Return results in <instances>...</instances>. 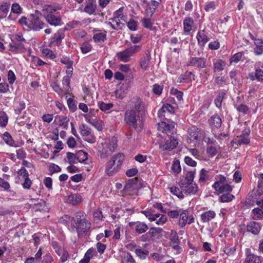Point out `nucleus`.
<instances>
[{
  "mask_svg": "<svg viewBox=\"0 0 263 263\" xmlns=\"http://www.w3.org/2000/svg\"><path fill=\"white\" fill-rule=\"evenodd\" d=\"M124 160V155L122 153L114 155L106 163L105 173L109 176L116 174L120 170Z\"/></svg>",
  "mask_w": 263,
  "mask_h": 263,
  "instance_id": "obj_1",
  "label": "nucleus"
},
{
  "mask_svg": "<svg viewBox=\"0 0 263 263\" xmlns=\"http://www.w3.org/2000/svg\"><path fill=\"white\" fill-rule=\"evenodd\" d=\"M41 13L35 10L34 13L29 15V29L34 31H39L45 26V23L41 20Z\"/></svg>",
  "mask_w": 263,
  "mask_h": 263,
  "instance_id": "obj_2",
  "label": "nucleus"
},
{
  "mask_svg": "<svg viewBox=\"0 0 263 263\" xmlns=\"http://www.w3.org/2000/svg\"><path fill=\"white\" fill-rule=\"evenodd\" d=\"M141 49V46L140 45H131L124 50L117 53L118 60L123 62H128L130 61L131 57L139 52Z\"/></svg>",
  "mask_w": 263,
  "mask_h": 263,
  "instance_id": "obj_3",
  "label": "nucleus"
},
{
  "mask_svg": "<svg viewBox=\"0 0 263 263\" xmlns=\"http://www.w3.org/2000/svg\"><path fill=\"white\" fill-rule=\"evenodd\" d=\"M139 185L137 178L129 179L125 182L123 188V193L125 196L137 195Z\"/></svg>",
  "mask_w": 263,
  "mask_h": 263,
  "instance_id": "obj_4",
  "label": "nucleus"
},
{
  "mask_svg": "<svg viewBox=\"0 0 263 263\" xmlns=\"http://www.w3.org/2000/svg\"><path fill=\"white\" fill-rule=\"evenodd\" d=\"M140 116L136 111L127 109L124 114V122L126 124L133 127L135 129L137 128V121Z\"/></svg>",
  "mask_w": 263,
  "mask_h": 263,
  "instance_id": "obj_5",
  "label": "nucleus"
},
{
  "mask_svg": "<svg viewBox=\"0 0 263 263\" xmlns=\"http://www.w3.org/2000/svg\"><path fill=\"white\" fill-rule=\"evenodd\" d=\"M150 221H156L158 225H162L165 223L167 220V218L165 215L161 214H154L151 210H145L141 212Z\"/></svg>",
  "mask_w": 263,
  "mask_h": 263,
  "instance_id": "obj_6",
  "label": "nucleus"
},
{
  "mask_svg": "<svg viewBox=\"0 0 263 263\" xmlns=\"http://www.w3.org/2000/svg\"><path fill=\"white\" fill-rule=\"evenodd\" d=\"M71 228L73 230L76 229L78 237L79 238H82L87 234L89 230L91 228V223L88 220H84L83 222H81V223L75 226L74 224L71 225Z\"/></svg>",
  "mask_w": 263,
  "mask_h": 263,
  "instance_id": "obj_7",
  "label": "nucleus"
},
{
  "mask_svg": "<svg viewBox=\"0 0 263 263\" xmlns=\"http://www.w3.org/2000/svg\"><path fill=\"white\" fill-rule=\"evenodd\" d=\"M103 148L101 152V157L105 158L110 155L117 147L116 140L112 138L108 143L105 142L102 144Z\"/></svg>",
  "mask_w": 263,
  "mask_h": 263,
  "instance_id": "obj_8",
  "label": "nucleus"
},
{
  "mask_svg": "<svg viewBox=\"0 0 263 263\" xmlns=\"http://www.w3.org/2000/svg\"><path fill=\"white\" fill-rule=\"evenodd\" d=\"M161 1L162 0H151V1L144 0L143 3L146 5L145 10L146 15L150 17H152Z\"/></svg>",
  "mask_w": 263,
  "mask_h": 263,
  "instance_id": "obj_9",
  "label": "nucleus"
},
{
  "mask_svg": "<svg viewBox=\"0 0 263 263\" xmlns=\"http://www.w3.org/2000/svg\"><path fill=\"white\" fill-rule=\"evenodd\" d=\"M261 63L258 62L255 63L254 67L255 69V73L250 72L249 73L247 78L250 79L252 81L257 80L258 81L263 82V70H262L260 67H263V64L261 65Z\"/></svg>",
  "mask_w": 263,
  "mask_h": 263,
  "instance_id": "obj_10",
  "label": "nucleus"
},
{
  "mask_svg": "<svg viewBox=\"0 0 263 263\" xmlns=\"http://www.w3.org/2000/svg\"><path fill=\"white\" fill-rule=\"evenodd\" d=\"M158 130L162 133L169 134H173L175 131V123L172 122L171 123H166L164 121H162L158 124Z\"/></svg>",
  "mask_w": 263,
  "mask_h": 263,
  "instance_id": "obj_11",
  "label": "nucleus"
},
{
  "mask_svg": "<svg viewBox=\"0 0 263 263\" xmlns=\"http://www.w3.org/2000/svg\"><path fill=\"white\" fill-rule=\"evenodd\" d=\"M179 184L182 190L187 195L195 194L198 190L196 183H187L185 181H181Z\"/></svg>",
  "mask_w": 263,
  "mask_h": 263,
  "instance_id": "obj_12",
  "label": "nucleus"
},
{
  "mask_svg": "<svg viewBox=\"0 0 263 263\" xmlns=\"http://www.w3.org/2000/svg\"><path fill=\"white\" fill-rule=\"evenodd\" d=\"M46 21L51 26L54 27L61 26L63 23L60 15L56 14H48L45 16Z\"/></svg>",
  "mask_w": 263,
  "mask_h": 263,
  "instance_id": "obj_13",
  "label": "nucleus"
},
{
  "mask_svg": "<svg viewBox=\"0 0 263 263\" xmlns=\"http://www.w3.org/2000/svg\"><path fill=\"white\" fill-rule=\"evenodd\" d=\"M65 37V29H59L51 37L50 44L51 45L59 46Z\"/></svg>",
  "mask_w": 263,
  "mask_h": 263,
  "instance_id": "obj_14",
  "label": "nucleus"
},
{
  "mask_svg": "<svg viewBox=\"0 0 263 263\" xmlns=\"http://www.w3.org/2000/svg\"><path fill=\"white\" fill-rule=\"evenodd\" d=\"M256 204L259 206L252 210L251 217L254 220H259L263 218V199L257 200Z\"/></svg>",
  "mask_w": 263,
  "mask_h": 263,
  "instance_id": "obj_15",
  "label": "nucleus"
},
{
  "mask_svg": "<svg viewBox=\"0 0 263 263\" xmlns=\"http://www.w3.org/2000/svg\"><path fill=\"white\" fill-rule=\"evenodd\" d=\"M206 60L203 58L193 57L190 60L187 66L197 67L198 68H204L206 66Z\"/></svg>",
  "mask_w": 263,
  "mask_h": 263,
  "instance_id": "obj_16",
  "label": "nucleus"
},
{
  "mask_svg": "<svg viewBox=\"0 0 263 263\" xmlns=\"http://www.w3.org/2000/svg\"><path fill=\"white\" fill-rule=\"evenodd\" d=\"M132 108L130 110H134L140 115L144 110V105L141 99L139 97H135L131 101Z\"/></svg>",
  "mask_w": 263,
  "mask_h": 263,
  "instance_id": "obj_17",
  "label": "nucleus"
},
{
  "mask_svg": "<svg viewBox=\"0 0 263 263\" xmlns=\"http://www.w3.org/2000/svg\"><path fill=\"white\" fill-rule=\"evenodd\" d=\"M261 259L260 256L251 253L250 249H246V257L243 263H260Z\"/></svg>",
  "mask_w": 263,
  "mask_h": 263,
  "instance_id": "obj_18",
  "label": "nucleus"
},
{
  "mask_svg": "<svg viewBox=\"0 0 263 263\" xmlns=\"http://www.w3.org/2000/svg\"><path fill=\"white\" fill-rule=\"evenodd\" d=\"M213 187L219 193H230L232 190V188L229 184L228 182L221 184H218V183H214Z\"/></svg>",
  "mask_w": 263,
  "mask_h": 263,
  "instance_id": "obj_19",
  "label": "nucleus"
},
{
  "mask_svg": "<svg viewBox=\"0 0 263 263\" xmlns=\"http://www.w3.org/2000/svg\"><path fill=\"white\" fill-rule=\"evenodd\" d=\"M178 141L174 137L171 136L168 140H167L165 143L161 144L160 147L163 150H171L176 147Z\"/></svg>",
  "mask_w": 263,
  "mask_h": 263,
  "instance_id": "obj_20",
  "label": "nucleus"
},
{
  "mask_svg": "<svg viewBox=\"0 0 263 263\" xmlns=\"http://www.w3.org/2000/svg\"><path fill=\"white\" fill-rule=\"evenodd\" d=\"M97 9L96 0H87L85 3L84 11L89 15L95 14Z\"/></svg>",
  "mask_w": 263,
  "mask_h": 263,
  "instance_id": "obj_21",
  "label": "nucleus"
},
{
  "mask_svg": "<svg viewBox=\"0 0 263 263\" xmlns=\"http://www.w3.org/2000/svg\"><path fill=\"white\" fill-rule=\"evenodd\" d=\"M173 114L174 112V107L170 104H164L158 112V116L161 118H165L166 113Z\"/></svg>",
  "mask_w": 263,
  "mask_h": 263,
  "instance_id": "obj_22",
  "label": "nucleus"
},
{
  "mask_svg": "<svg viewBox=\"0 0 263 263\" xmlns=\"http://www.w3.org/2000/svg\"><path fill=\"white\" fill-rule=\"evenodd\" d=\"M25 43L17 42L12 40V43L9 44V50L11 52H18L25 50Z\"/></svg>",
  "mask_w": 263,
  "mask_h": 263,
  "instance_id": "obj_23",
  "label": "nucleus"
},
{
  "mask_svg": "<svg viewBox=\"0 0 263 263\" xmlns=\"http://www.w3.org/2000/svg\"><path fill=\"white\" fill-rule=\"evenodd\" d=\"M195 80V74L191 71H186L180 76L177 80L179 83H189Z\"/></svg>",
  "mask_w": 263,
  "mask_h": 263,
  "instance_id": "obj_24",
  "label": "nucleus"
},
{
  "mask_svg": "<svg viewBox=\"0 0 263 263\" xmlns=\"http://www.w3.org/2000/svg\"><path fill=\"white\" fill-rule=\"evenodd\" d=\"M198 43L200 46H204L205 44L209 41L207 33H205L204 30H201L198 32L196 36Z\"/></svg>",
  "mask_w": 263,
  "mask_h": 263,
  "instance_id": "obj_25",
  "label": "nucleus"
},
{
  "mask_svg": "<svg viewBox=\"0 0 263 263\" xmlns=\"http://www.w3.org/2000/svg\"><path fill=\"white\" fill-rule=\"evenodd\" d=\"M261 229V226L259 223L252 221L247 224V230L248 232H251L254 235L258 234Z\"/></svg>",
  "mask_w": 263,
  "mask_h": 263,
  "instance_id": "obj_26",
  "label": "nucleus"
},
{
  "mask_svg": "<svg viewBox=\"0 0 263 263\" xmlns=\"http://www.w3.org/2000/svg\"><path fill=\"white\" fill-rule=\"evenodd\" d=\"M170 239L173 248L178 250L180 248L179 246V240L178 234L175 231H171L170 235Z\"/></svg>",
  "mask_w": 263,
  "mask_h": 263,
  "instance_id": "obj_27",
  "label": "nucleus"
},
{
  "mask_svg": "<svg viewBox=\"0 0 263 263\" xmlns=\"http://www.w3.org/2000/svg\"><path fill=\"white\" fill-rule=\"evenodd\" d=\"M135 231L138 234L145 233L148 229V226L144 222L137 221L134 223Z\"/></svg>",
  "mask_w": 263,
  "mask_h": 263,
  "instance_id": "obj_28",
  "label": "nucleus"
},
{
  "mask_svg": "<svg viewBox=\"0 0 263 263\" xmlns=\"http://www.w3.org/2000/svg\"><path fill=\"white\" fill-rule=\"evenodd\" d=\"M252 39L254 40L255 47L254 48L256 55H260L263 53V40L260 39H254L251 35Z\"/></svg>",
  "mask_w": 263,
  "mask_h": 263,
  "instance_id": "obj_29",
  "label": "nucleus"
},
{
  "mask_svg": "<svg viewBox=\"0 0 263 263\" xmlns=\"http://www.w3.org/2000/svg\"><path fill=\"white\" fill-rule=\"evenodd\" d=\"M194 21L192 17H185L183 20L184 31L185 34H189L192 30Z\"/></svg>",
  "mask_w": 263,
  "mask_h": 263,
  "instance_id": "obj_30",
  "label": "nucleus"
},
{
  "mask_svg": "<svg viewBox=\"0 0 263 263\" xmlns=\"http://www.w3.org/2000/svg\"><path fill=\"white\" fill-rule=\"evenodd\" d=\"M209 123L213 127L219 128L221 127L222 121L219 116L215 114L210 118Z\"/></svg>",
  "mask_w": 263,
  "mask_h": 263,
  "instance_id": "obj_31",
  "label": "nucleus"
},
{
  "mask_svg": "<svg viewBox=\"0 0 263 263\" xmlns=\"http://www.w3.org/2000/svg\"><path fill=\"white\" fill-rule=\"evenodd\" d=\"M216 216V213L214 211H208L201 214V219L203 222H208L209 221L214 218Z\"/></svg>",
  "mask_w": 263,
  "mask_h": 263,
  "instance_id": "obj_32",
  "label": "nucleus"
},
{
  "mask_svg": "<svg viewBox=\"0 0 263 263\" xmlns=\"http://www.w3.org/2000/svg\"><path fill=\"white\" fill-rule=\"evenodd\" d=\"M61 9V7L58 5H56L54 4L52 5H48L45 4L42 6V11L43 12H46L48 14L53 13L55 12L56 11Z\"/></svg>",
  "mask_w": 263,
  "mask_h": 263,
  "instance_id": "obj_33",
  "label": "nucleus"
},
{
  "mask_svg": "<svg viewBox=\"0 0 263 263\" xmlns=\"http://www.w3.org/2000/svg\"><path fill=\"white\" fill-rule=\"evenodd\" d=\"M151 59V54L149 52L146 53L145 55L141 59L140 65L142 69L146 70L148 68Z\"/></svg>",
  "mask_w": 263,
  "mask_h": 263,
  "instance_id": "obj_34",
  "label": "nucleus"
},
{
  "mask_svg": "<svg viewBox=\"0 0 263 263\" xmlns=\"http://www.w3.org/2000/svg\"><path fill=\"white\" fill-rule=\"evenodd\" d=\"M226 63L220 59L213 60V70L214 72L221 71L224 69Z\"/></svg>",
  "mask_w": 263,
  "mask_h": 263,
  "instance_id": "obj_35",
  "label": "nucleus"
},
{
  "mask_svg": "<svg viewBox=\"0 0 263 263\" xmlns=\"http://www.w3.org/2000/svg\"><path fill=\"white\" fill-rule=\"evenodd\" d=\"M25 107L26 104L23 100H21L20 99L18 100H15L14 111L16 114H20L22 111L25 108Z\"/></svg>",
  "mask_w": 263,
  "mask_h": 263,
  "instance_id": "obj_36",
  "label": "nucleus"
},
{
  "mask_svg": "<svg viewBox=\"0 0 263 263\" xmlns=\"http://www.w3.org/2000/svg\"><path fill=\"white\" fill-rule=\"evenodd\" d=\"M10 9V4L3 3L0 5V19L6 17Z\"/></svg>",
  "mask_w": 263,
  "mask_h": 263,
  "instance_id": "obj_37",
  "label": "nucleus"
},
{
  "mask_svg": "<svg viewBox=\"0 0 263 263\" xmlns=\"http://www.w3.org/2000/svg\"><path fill=\"white\" fill-rule=\"evenodd\" d=\"M70 77L68 75L65 76L63 78L62 85L63 89L66 95L69 94L70 89Z\"/></svg>",
  "mask_w": 263,
  "mask_h": 263,
  "instance_id": "obj_38",
  "label": "nucleus"
},
{
  "mask_svg": "<svg viewBox=\"0 0 263 263\" xmlns=\"http://www.w3.org/2000/svg\"><path fill=\"white\" fill-rule=\"evenodd\" d=\"M81 196L78 194H72L68 196L67 198L66 201L67 203L72 205H76L81 200Z\"/></svg>",
  "mask_w": 263,
  "mask_h": 263,
  "instance_id": "obj_39",
  "label": "nucleus"
},
{
  "mask_svg": "<svg viewBox=\"0 0 263 263\" xmlns=\"http://www.w3.org/2000/svg\"><path fill=\"white\" fill-rule=\"evenodd\" d=\"M95 249L92 248L89 249L85 253L83 259L80 260L79 263H89L90 259L93 256Z\"/></svg>",
  "mask_w": 263,
  "mask_h": 263,
  "instance_id": "obj_40",
  "label": "nucleus"
},
{
  "mask_svg": "<svg viewBox=\"0 0 263 263\" xmlns=\"http://www.w3.org/2000/svg\"><path fill=\"white\" fill-rule=\"evenodd\" d=\"M92 39L95 42L102 43L106 40V32L96 33Z\"/></svg>",
  "mask_w": 263,
  "mask_h": 263,
  "instance_id": "obj_41",
  "label": "nucleus"
},
{
  "mask_svg": "<svg viewBox=\"0 0 263 263\" xmlns=\"http://www.w3.org/2000/svg\"><path fill=\"white\" fill-rule=\"evenodd\" d=\"M189 213L187 211H183L180 214L179 224L181 227H184L187 222Z\"/></svg>",
  "mask_w": 263,
  "mask_h": 263,
  "instance_id": "obj_42",
  "label": "nucleus"
},
{
  "mask_svg": "<svg viewBox=\"0 0 263 263\" xmlns=\"http://www.w3.org/2000/svg\"><path fill=\"white\" fill-rule=\"evenodd\" d=\"M84 213L81 211H79L75 213L74 216L72 217L75 226H77L81 223V222H83V221L87 220L84 218Z\"/></svg>",
  "mask_w": 263,
  "mask_h": 263,
  "instance_id": "obj_43",
  "label": "nucleus"
},
{
  "mask_svg": "<svg viewBox=\"0 0 263 263\" xmlns=\"http://www.w3.org/2000/svg\"><path fill=\"white\" fill-rule=\"evenodd\" d=\"M3 139L5 143L11 146L16 147V144L11 136L8 132H5L3 136Z\"/></svg>",
  "mask_w": 263,
  "mask_h": 263,
  "instance_id": "obj_44",
  "label": "nucleus"
},
{
  "mask_svg": "<svg viewBox=\"0 0 263 263\" xmlns=\"http://www.w3.org/2000/svg\"><path fill=\"white\" fill-rule=\"evenodd\" d=\"M238 139L237 141L238 144H247L250 142V139L248 138V133L246 131H243L242 133L239 137H238Z\"/></svg>",
  "mask_w": 263,
  "mask_h": 263,
  "instance_id": "obj_45",
  "label": "nucleus"
},
{
  "mask_svg": "<svg viewBox=\"0 0 263 263\" xmlns=\"http://www.w3.org/2000/svg\"><path fill=\"white\" fill-rule=\"evenodd\" d=\"M196 127L191 128L189 133V138L192 141H197L199 140V133Z\"/></svg>",
  "mask_w": 263,
  "mask_h": 263,
  "instance_id": "obj_46",
  "label": "nucleus"
},
{
  "mask_svg": "<svg viewBox=\"0 0 263 263\" xmlns=\"http://www.w3.org/2000/svg\"><path fill=\"white\" fill-rule=\"evenodd\" d=\"M88 154L83 151H79L76 153L77 161L83 162L87 159Z\"/></svg>",
  "mask_w": 263,
  "mask_h": 263,
  "instance_id": "obj_47",
  "label": "nucleus"
},
{
  "mask_svg": "<svg viewBox=\"0 0 263 263\" xmlns=\"http://www.w3.org/2000/svg\"><path fill=\"white\" fill-rule=\"evenodd\" d=\"M99 108L103 111L108 112V111L113 107V104L111 103H106L103 102L98 103Z\"/></svg>",
  "mask_w": 263,
  "mask_h": 263,
  "instance_id": "obj_48",
  "label": "nucleus"
},
{
  "mask_svg": "<svg viewBox=\"0 0 263 263\" xmlns=\"http://www.w3.org/2000/svg\"><path fill=\"white\" fill-rule=\"evenodd\" d=\"M162 232V229L160 228L152 227L149 229L147 234H149L153 237L159 235Z\"/></svg>",
  "mask_w": 263,
  "mask_h": 263,
  "instance_id": "obj_49",
  "label": "nucleus"
},
{
  "mask_svg": "<svg viewBox=\"0 0 263 263\" xmlns=\"http://www.w3.org/2000/svg\"><path fill=\"white\" fill-rule=\"evenodd\" d=\"M234 197L230 193H224L219 198L221 202H228L232 201Z\"/></svg>",
  "mask_w": 263,
  "mask_h": 263,
  "instance_id": "obj_50",
  "label": "nucleus"
},
{
  "mask_svg": "<svg viewBox=\"0 0 263 263\" xmlns=\"http://www.w3.org/2000/svg\"><path fill=\"white\" fill-rule=\"evenodd\" d=\"M170 191L173 195H176L179 198L183 199L184 198V195L182 191L177 187L173 186L170 187Z\"/></svg>",
  "mask_w": 263,
  "mask_h": 263,
  "instance_id": "obj_51",
  "label": "nucleus"
},
{
  "mask_svg": "<svg viewBox=\"0 0 263 263\" xmlns=\"http://www.w3.org/2000/svg\"><path fill=\"white\" fill-rule=\"evenodd\" d=\"M109 20L111 21V22L114 23V25H115L116 30L122 29L124 26V24L121 22V20L119 18L113 17L110 18Z\"/></svg>",
  "mask_w": 263,
  "mask_h": 263,
  "instance_id": "obj_52",
  "label": "nucleus"
},
{
  "mask_svg": "<svg viewBox=\"0 0 263 263\" xmlns=\"http://www.w3.org/2000/svg\"><path fill=\"white\" fill-rule=\"evenodd\" d=\"M8 121V117L5 112L0 113V126L5 127Z\"/></svg>",
  "mask_w": 263,
  "mask_h": 263,
  "instance_id": "obj_53",
  "label": "nucleus"
},
{
  "mask_svg": "<svg viewBox=\"0 0 263 263\" xmlns=\"http://www.w3.org/2000/svg\"><path fill=\"white\" fill-rule=\"evenodd\" d=\"M122 263H136V262L131 254L127 253L122 256Z\"/></svg>",
  "mask_w": 263,
  "mask_h": 263,
  "instance_id": "obj_54",
  "label": "nucleus"
},
{
  "mask_svg": "<svg viewBox=\"0 0 263 263\" xmlns=\"http://www.w3.org/2000/svg\"><path fill=\"white\" fill-rule=\"evenodd\" d=\"M195 171L187 172L186 174L185 180H183V181H185L186 183H193L195 177Z\"/></svg>",
  "mask_w": 263,
  "mask_h": 263,
  "instance_id": "obj_55",
  "label": "nucleus"
},
{
  "mask_svg": "<svg viewBox=\"0 0 263 263\" xmlns=\"http://www.w3.org/2000/svg\"><path fill=\"white\" fill-rule=\"evenodd\" d=\"M209 170H206L204 168H202L200 172V177L199 179V181L200 182H204L205 180L209 179V176L208 175V173H209Z\"/></svg>",
  "mask_w": 263,
  "mask_h": 263,
  "instance_id": "obj_56",
  "label": "nucleus"
},
{
  "mask_svg": "<svg viewBox=\"0 0 263 263\" xmlns=\"http://www.w3.org/2000/svg\"><path fill=\"white\" fill-rule=\"evenodd\" d=\"M79 129L80 133L83 136H86L90 134V129L85 124L81 125Z\"/></svg>",
  "mask_w": 263,
  "mask_h": 263,
  "instance_id": "obj_57",
  "label": "nucleus"
},
{
  "mask_svg": "<svg viewBox=\"0 0 263 263\" xmlns=\"http://www.w3.org/2000/svg\"><path fill=\"white\" fill-rule=\"evenodd\" d=\"M52 87L54 90L58 93L60 97H63L64 95H66L63 88H60L59 85L56 82H54L52 84Z\"/></svg>",
  "mask_w": 263,
  "mask_h": 263,
  "instance_id": "obj_58",
  "label": "nucleus"
},
{
  "mask_svg": "<svg viewBox=\"0 0 263 263\" xmlns=\"http://www.w3.org/2000/svg\"><path fill=\"white\" fill-rule=\"evenodd\" d=\"M59 222H60L62 224H65V225L68 224L70 222H71L72 224H73V218H72V217L69 216L67 215H65L63 216V217H62L59 219Z\"/></svg>",
  "mask_w": 263,
  "mask_h": 263,
  "instance_id": "obj_59",
  "label": "nucleus"
},
{
  "mask_svg": "<svg viewBox=\"0 0 263 263\" xmlns=\"http://www.w3.org/2000/svg\"><path fill=\"white\" fill-rule=\"evenodd\" d=\"M123 10H124V7H121L119 9L116 10L114 13V14H113L114 17H116V18H119L121 20L125 22L126 21L124 19L125 16L123 14Z\"/></svg>",
  "mask_w": 263,
  "mask_h": 263,
  "instance_id": "obj_60",
  "label": "nucleus"
},
{
  "mask_svg": "<svg viewBox=\"0 0 263 263\" xmlns=\"http://www.w3.org/2000/svg\"><path fill=\"white\" fill-rule=\"evenodd\" d=\"M76 154H73L70 152H67L66 154V157L68 159V162L70 164L77 163V159L76 157Z\"/></svg>",
  "mask_w": 263,
  "mask_h": 263,
  "instance_id": "obj_61",
  "label": "nucleus"
},
{
  "mask_svg": "<svg viewBox=\"0 0 263 263\" xmlns=\"http://www.w3.org/2000/svg\"><path fill=\"white\" fill-rule=\"evenodd\" d=\"M225 95V93L222 92H220L218 94V95L217 96L216 98L215 99V104L216 106L220 108L221 106L222 102L224 97V96Z\"/></svg>",
  "mask_w": 263,
  "mask_h": 263,
  "instance_id": "obj_62",
  "label": "nucleus"
},
{
  "mask_svg": "<svg viewBox=\"0 0 263 263\" xmlns=\"http://www.w3.org/2000/svg\"><path fill=\"white\" fill-rule=\"evenodd\" d=\"M67 102L69 109L71 111L74 112L77 109V105L72 99L70 98L67 99Z\"/></svg>",
  "mask_w": 263,
  "mask_h": 263,
  "instance_id": "obj_63",
  "label": "nucleus"
},
{
  "mask_svg": "<svg viewBox=\"0 0 263 263\" xmlns=\"http://www.w3.org/2000/svg\"><path fill=\"white\" fill-rule=\"evenodd\" d=\"M236 107L237 111H238L240 112H242L243 114H248V112L249 109L248 106L242 103L239 104L238 106H236Z\"/></svg>",
  "mask_w": 263,
  "mask_h": 263,
  "instance_id": "obj_64",
  "label": "nucleus"
}]
</instances>
